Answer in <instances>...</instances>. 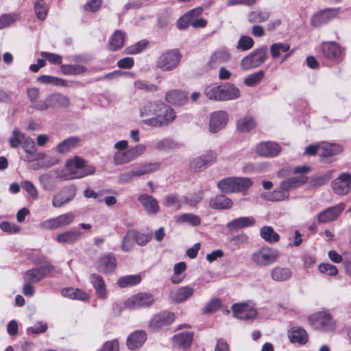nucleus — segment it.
I'll use <instances>...</instances> for the list:
<instances>
[{
	"label": "nucleus",
	"mask_w": 351,
	"mask_h": 351,
	"mask_svg": "<svg viewBox=\"0 0 351 351\" xmlns=\"http://www.w3.org/2000/svg\"><path fill=\"white\" fill-rule=\"evenodd\" d=\"M308 177H289L280 183L278 189L274 190L272 193H267L262 195V197L267 200L276 202L282 201L289 197V191L300 186L306 183Z\"/></svg>",
	"instance_id": "obj_1"
},
{
	"label": "nucleus",
	"mask_w": 351,
	"mask_h": 351,
	"mask_svg": "<svg viewBox=\"0 0 351 351\" xmlns=\"http://www.w3.org/2000/svg\"><path fill=\"white\" fill-rule=\"evenodd\" d=\"M310 325L315 330L323 332H333L337 328L336 321L328 311H318L308 317Z\"/></svg>",
	"instance_id": "obj_2"
},
{
	"label": "nucleus",
	"mask_w": 351,
	"mask_h": 351,
	"mask_svg": "<svg viewBox=\"0 0 351 351\" xmlns=\"http://www.w3.org/2000/svg\"><path fill=\"white\" fill-rule=\"evenodd\" d=\"M279 257L280 252L277 249L265 246L255 250L251 259L256 266L265 267L276 263Z\"/></svg>",
	"instance_id": "obj_3"
},
{
	"label": "nucleus",
	"mask_w": 351,
	"mask_h": 351,
	"mask_svg": "<svg viewBox=\"0 0 351 351\" xmlns=\"http://www.w3.org/2000/svg\"><path fill=\"white\" fill-rule=\"evenodd\" d=\"M252 182L248 178L226 177L218 182L219 189L225 193L239 192L248 189Z\"/></svg>",
	"instance_id": "obj_4"
},
{
	"label": "nucleus",
	"mask_w": 351,
	"mask_h": 351,
	"mask_svg": "<svg viewBox=\"0 0 351 351\" xmlns=\"http://www.w3.org/2000/svg\"><path fill=\"white\" fill-rule=\"evenodd\" d=\"M182 55L178 49H170L162 52L156 62V66L163 72L171 71L179 65Z\"/></svg>",
	"instance_id": "obj_5"
},
{
	"label": "nucleus",
	"mask_w": 351,
	"mask_h": 351,
	"mask_svg": "<svg viewBox=\"0 0 351 351\" xmlns=\"http://www.w3.org/2000/svg\"><path fill=\"white\" fill-rule=\"evenodd\" d=\"M69 105L70 100L67 96L61 93H52L44 100H40L35 107L36 110L45 111L48 108H67Z\"/></svg>",
	"instance_id": "obj_6"
},
{
	"label": "nucleus",
	"mask_w": 351,
	"mask_h": 351,
	"mask_svg": "<svg viewBox=\"0 0 351 351\" xmlns=\"http://www.w3.org/2000/svg\"><path fill=\"white\" fill-rule=\"evenodd\" d=\"M267 47H262L244 57L241 62L242 69L246 71L264 63L267 59Z\"/></svg>",
	"instance_id": "obj_7"
},
{
	"label": "nucleus",
	"mask_w": 351,
	"mask_h": 351,
	"mask_svg": "<svg viewBox=\"0 0 351 351\" xmlns=\"http://www.w3.org/2000/svg\"><path fill=\"white\" fill-rule=\"evenodd\" d=\"M147 149L143 144H138L123 152H115L113 156L114 164L119 165L128 163L143 155Z\"/></svg>",
	"instance_id": "obj_8"
},
{
	"label": "nucleus",
	"mask_w": 351,
	"mask_h": 351,
	"mask_svg": "<svg viewBox=\"0 0 351 351\" xmlns=\"http://www.w3.org/2000/svg\"><path fill=\"white\" fill-rule=\"evenodd\" d=\"M176 114L173 109L167 106L158 114L156 117H153L143 120V122L153 127H162L171 123L176 119Z\"/></svg>",
	"instance_id": "obj_9"
},
{
	"label": "nucleus",
	"mask_w": 351,
	"mask_h": 351,
	"mask_svg": "<svg viewBox=\"0 0 351 351\" xmlns=\"http://www.w3.org/2000/svg\"><path fill=\"white\" fill-rule=\"evenodd\" d=\"M322 56L330 61H340L343 57V49L335 41H324L319 46Z\"/></svg>",
	"instance_id": "obj_10"
},
{
	"label": "nucleus",
	"mask_w": 351,
	"mask_h": 351,
	"mask_svg": "<svg viewBox=\"0 0 351 351\" xmlns=\"http://www.w3.org/2000/svg\"><path fill=\"white\" fill-rule=\"evenodd\" d=\"M174 320V313L169 311H162L152 317L149 322V327L152 331H159L169 326Z\"/></svg>",
	"instance_id": "obj_11"
},
{
	"label": "nucleus",
	"mask_w": 351,
	"mask_h": 351,
	"mask_svg": "<svg viewBox=\"0 0 351 351\" xmlns=\"http://www.w3.org/2000/svg\"><path fill=\"white\" fill-rule=\"evenodd\" d=\"M154 302V296L147 293H139L132 295L125 302L126 307L135 309L138 308L149 307Z\"/></svg>",
	"instance_id": "obj_12"
},
{
	"label": "nucleus",
	"mask_w": 351,
	"mask_h": 351,
	"mask_svg": "<svg viewBox=\"0 0 351 351\" xmlns=\"http://www.w3.org/2000/svg\"><path fill=\"white\" fill-rule=\"evenodd\" d=\"M340 8H328L315 13L311 19L312 26L319 27L327 24L337 16Z\"/></svg>",
	"instance_id": "obj_13"
},
{
	"label": "nucleus",
	"mask_w": 351,
	"mask_h": 351,
	"mask_svg": "<svg viewBox=\"0 0 351 351\" xmlns=\"http://www.w3.org/2000/svg\"><path fill=\"white\" fill-rule=\"evenodd\" d=\"M53 271V267L46 264L38 267L27 270L24 274V280L30 283L39 282Z\"/></svg>",
	"instance_id": "obj_14"
},
{
	"label": "nucleus",
	"mask_w": 351,
	"mask_h": 351,
	"mask_svg": "<svg viewBox=\"0 0 351 351\" xmlns=\"http://www.w3.org/2000/svg\"><path fill=\"white\" fill-rule=\"evenodd\" d=\"M345 208L344 203H339L324 209L317 215L318 222L319 223H327L335 221L341 215Z\"/></svg>",
	"instance_id": "obj_15"
},
{
	"label": "nucleus",
	"mask_w": 351,
	"mask_h": 351,
	"mask_svg": "<svg viewBox=\"0 0 351 351\" xmlns=\"http://www.w3.org/2000/svg\"><path fill=\"white\" fill-rule=\"evenodd\" d=\"M228 114L223 110L215 111L210 114L209 130L212 133H217L223 128L228 121Z\"/></svg>",
	"instance_id": "obj_16"
},
{
	"label": "nucleus",
	"mask_w": 351,
	"mask_h": 351,
	"mask_svg": "<svg viewBox=\"0 0 351 351\" xmlns=\"http://www.w3.org/2000/svg\"><path fill=\"white\" fill-rule=\"evenodd\" d=\"M280 151V146L272 141L261 142L256 147V152L258 155L267 158L275 157L278 155Z\"/></svg>",
	"instance_id": "obj_17"
},
{
	"label": "nucleus",
	"mask_w": 351,
	"mask_h": 351,
	"mask_svg": "<svg viewBox=\"0 0 351 351\" xmlns=\"http://www.w3.org/2000/svg\"><path fill=\"white\" fill-rule=\"evenodd\" d=\"M193 340V332L191 331H182L175 334L172 337V345L178 349L189 348Z\"/></svg>",
	"instance_id": "obj_18"
},
{
	"label": "nucleus",
	"mask_w": 351,
	"mask_h": 351,
	"mask_svg": "<svg viewBox=\"0 0 351 351\" xmlns=\"http://www.w3.org/2000/svg\"><path fill=\"white\" fill-rule=\"evenodd\" d=\"M232 310L234 316L242 320L252 319L256 317L257 313L256 309L245 303L233 304L232 306Z\"/></svg>",
	"instance_id": "obj_19"
},
{
	"label": "nucleus",
	"mask_w": 351,
	"mask_h": 351,
	"mask_svg": "<svg viewBox=\"0 0 351 351\" xmlns=\"http://www.w3.org/2000/svg\"><path fill=\"white\" fill-rule=\"evenodd\" d=\"M202 12L203 9L200 7L189 10L178 20V28L180 29H185L189 26H191L193 22L202 14Z\"/></svg>",
	"instance_id": "obj_20"
},
{
	"label": "nucleus",
	"mask_w": 351,
	"mask_h": 351,
	"mask_svg": "<svg viewBox=\"0 0 351 351\" xmlns=\"http://www.w3.org/2000/svg\"><path fill=\"white\" fill-rule=\"evenodd\" d=\"M331 186L336 194L346 195L351 191V177H337L332 182Z\"/></svg>",
	"instance_id": "obj_21"
},
{
	"label": "nucleus",
	"mask_w": 351,
	"mask_h": 351,
	"mask_svg": "<svg viewBox=\"0 0 351 351\" xmlns=\"http://www.w3.org/2000/svg\"><path fill=\"white\" fill-rule=\"evenodd\" d=\"M138 200L149 215H156L159 212L158 202L152 196L145 193L141 194L138 196Z\"/></svg>",
	"instance_id": "obj_22"
},
{
	"label": "nucleus",
	"mask_w": 351,
	"mask_h": 351,
	"mask_svg": "<svg viewBox=\"0 0 351 351\" xmlns=\"http://www.w3.org/2000/svg\"><path fill=\"white\" fill-rule=\"evenodd\" d=\"M194 293V289L189 286L180 287L171 291L169 297L174 303H182L188 300Z\"/></svg>",
	"instance_id": "obj_23"
},
{
	"label": "nucleus",
	"mask_w": 351,
	"mask_h": 351,
	"mask_svg": "<svg viewBox=\"0 0 351 351\" xmlns=\"http://www.w3.org/2000/svg\"><path fill=\"white\" fill-rule=\"evenodd\" d=\"M230 58V56L228 51L225 49L216 50L210 55L207 62V65L210 69H215L220 64L229 60Z\"/></svg>",
	"instance_id": "obj_24"
},
{
	"label": "nucleus",
	"mask_w": 351,
	"mask_h": 351,
	"mask_svg": "<svg viewBox=\"0 0 351 351\" xmlns=\"http://www.w3.org/2000/svg\"><path fill=\"white\" fill-rule=\"evenodd\" d=\"M82 232L77 229L72 228L58 234L56 241L60 243L73 244L82 237Z\"/></svg>",
	"instance_id": "obj_25"
},
{
	"label": "nucleus",
	"mask_w": 351,
	"mask_h": 351,
	"mask_svg": "<svg viewBox=\"0 0 351 351\" xmlns=\"http://www.w3.org/2000/svg\"><path fill=\"white\" fill-rule=\"evenodd\" d=\"M164 108L165 104L162 101L148 102L141 108V117H156Z\"/></svg>",
	"instance_id": "obj_26"
},
{
	"label": "nucleus",
	"mask_w": 351,
	"mask_h": 351,
	"mask_svg": "<svg viewBox=\"0 0 351 351\" xmlns=\"http://www.w3.org/2000/svg\"><path fill=\"white\" fill-rule=\"evenodd\" d=\"M147 339V334L144 330H136L131 333L128 339V346L130 350L141 348Z\"/></svg>",
	"instance_id": "obj_27"
},
{
	"label": "nucleus",
	"mask_w": 351,
	"mask_h": 351,
	"mask_svg": "<svg viewBox=\"0 0 351 351\" xmlns=\"http://www.w3.org/2000/svg\"><path fill=\"white\" fill-rule=\"evenodd\" d=\"M80 143L78 136H71L58 143L55 149L60 154H64L75 149Z\"/></svg>",
	"instance_id": "obj_28"
},
{
	"label": "nucleus",
	"mask_w": 351,
	"mask_h": 351,
	"mask_svg": "<svg viewBox=\"0 0 351 351\" xmlns=\"http://www.w3.org/2000/svg\"><path fill=\"white\" fill-rule=\"evenodd\" d=\"M165 100L175 106H182L187 101L188 97L184 91L171 90L166 93Z\"/></svg>",
	"instance_id": "obj_29"
},
{
	"label": "nucleus",
	"mask_w": 351,
	"mask_h": 351,
	"mask_svg": "<svg viewBox=\"0 0 351 351\" xmlns=\"http://www.w3.org/2000/svg\"><path fill=\"white\" fill-rule=\"evenodd\" d=\"M292 271L287 267L276 266L271 270V278L276 282H285L291 279Z\"/></svg>",
	"instance_id": "obj_30"
},
{
	"label": "nucleus",
	"mask_w": 351,
	"mask_h": 351,
	"mask_svg": "<svg viewBox=\"0 0 351 351\" xmlns=\"http://www.w3.org/2000/svg\"><path fill=\"white\" fill-rule=\"evenodd\" d=\"M232 205V201L223 195H217L209 200V206L213 209H229Z\"/></svg>",
	"instance_id": "obj_31"
},
{
	"label": "nucleus",
	"mask_w": 351,
	"mask_h": 351,
	"mask_svg": "<svg viewBox=\"0 0 351 351\" xmlns=\"http://www.w3.org/2000/svg\"><path fill=\"white\" fill-rule=\"evenodd\" d=\"M241 91L232 84H224L221 85V101L234 100L239 98Z\"/></svg>",
	"instance_id": "obj_32"
},
{
	"label": "nucleus",
	"mask_w": 351,
	"mask_h": 351,
	"mask_svg": "<svg viewBox=\"0 0 351 351\" xmlns=\"http://www.w3.org/2000/svg\"><path fill=\"white\" fill-rule=\"evenodd\" d=\"M117 266V259L110 255L104 256L97 263V269L103 273H108L114 270Z\"/></svg>",
	"instance_id": "obj_33"
},
{
	"label": "nucleus",
	"mask_w": 351,
	"mask_h": 351,
	"mask_svg": "<svg viewBox=\"0 0 351 351\" xmlns=\"http://www.w3.org/2000/svg\"><path fill=\"white\" fill-rule=\"evenodd\" d=\"M75 192L73 189H69L61 193L55 195L53 198L52 204L56 208H59L73 199Z\"/></svg>",
	"instance_id": "obj_34"
},
{
	"label": "nucleus",
	"mask_w": 351,
	"mask_h": 351,
	"mask_svg": "<svg viewBox=\"0 0 351 351\" xmlns=\"http://www.w3.org/2000/svg\"><path fill=\"white\" fill-rule=\"evenodd\" d=\"M90 281L95 288L98 298L101 299L106 298V284L104 278L97 274H93L90 276Z\"/></svg>",
	"instance_id": "obj_35"
},
{
	"label": "nucleus",
	"mask_w": 351,
	"mask_h": 351,
	"mask_svg": "<svg viewBox=\"0 0 351 351\" xmlns=\"http://www.w3.org/2000/svg\"><path fill=\"white\" fill-rule=\"evenodd\" d=\"M255 223V219L252 217H241L230 221L227 224L230 230H234L250 227Z\"/></svg>",
	"instance_id": "obj_36"
},
{
	"label": "nucleus",
	"mask_w": 351,
	"mask_h": 351,
	"mask_svg": "<svg viewBox=\"0 0 351 351\" xmlns=\"http://www.w3.org/2000/svg\"><path fill=\"white\" fill-rule=\"evenodd\" d=\"M289 339L291 343L305 344L308 336L306 331L300 327H293L289 332Z\"/></svg>",
	"instance_id": "obj_37"
},
{
	"label": "nucleus",
	"mask_w": 351,
	"mask_h": 351,
	"mask_svg": "<svg viewBox=\"0 0 351 351\" xmlns=\"http://www.w3.org/2000/svg\"><path fill=\"white\" fill-rule=\"evenodd\" d=\"M343 148L341 145L337 144L323 143L320 144L319 156L324 160L332 156H335L341 153Z\"/></svg>",
	"instance_id": "obj_38"
},
{
	"label": "nucleus",
	"mask_w": 351,
	"mask_h": 351,
	"mask_svg": "<svg viewBox=\"0 0 351 351\" xmlns=\"http://www.w3.org/2000/svg\"><path fill=\"white\" fill-rule=\"evenodd\" d=\"M86 160L79 156H75L66 160L65 169L71 173H75L76 170L82 169L85 166Z\"/></svg>",
	"instance_id": "obj_39"
},
{
	"label": "nucleus",
	"mask_w": 351,
	"mask_h": 351,
	"mask_svg": "<svg viewBox=\"0 0 351 351\" xmlns=\"http://www.w3.org/2000/svg\"><path fill=\"white\" fill-rule=\"evenodd\" d=\"M260 234L263 239L270 243H276L280 239L279 234L269 226H263L260 230Z\"/></svg>",
	"instance_id": "obj_40"
},
{
	"label": "nucleus",
	"mask_w": 351,
	"mask_h": 351,
	"mask_svg": "<svg viewBox=\"0 0 351 351\" xmlns=\"http://www.w3.org/2000/svg\"><path fill=\"white\" fill-rule=\"evenodd\" d=\"M125 42V34L121 30H116L109 40L110 48L112 51L118 50L121 48Z\"/></svg>",
	"instance_id": "obj_41"
},
{
	"label": "nucleus",
	"mask_w": 351,
	"mask_h": 351,
	"mask_svg": "<svg viewBox=\"0 0 351 351\" xmlns=\"http://www.w3.org/2000/svg\"><path fill=\"white\" fill-rule=\"evenodd\" d=\"M60 71L64 75H76L85 73L87 68L80 64H62Z\"/></svg>",
	"instance_id": "obj_42"
},
{
	"label": "nucleus",
	"mask_w": 351,
	"mask_h": 351,
	"mask_svg": "<svg viewBox=\"0 0 351 351\" xmlns=\"http://www.w3.org/2000/svg\"><path fill=\"white\" fill-rule=\"evenodd\" d=\"M135 230H130L122 240L121 250L124 252H130L135 245Z\"/></svg>",
	"instance_id": "obj_43"
},
{
	"label": "nucleus",
	"mask_w": 351,
	"mask_h": 351,
	"mask_svg": "<svg viewBox=\"0 0 351 351\" xmlns=\"http://www.w3.org/2000/svg\"><path fill=\"white\" fill-rule=\"evenodd\" d=\"M237 129L241 132H248L254 129L256 123L251 117H245L237 121Z\"/></svg>",
	"instance_id": "obj_44"
},
{
	"label": "nucleus",
	"mask_w": 351,
	"mask_h": 351,
	"mask_svg": "<svg viewBox=\"0 0 351 351\" xmlns=\"http://www.w3.org/2000/svg\"><path fill=\"white\" fill-rule=\"evenodd\" d=\"M311 173V167L307 165H303L291 168L286 167L282 168L278 172V176H290L291 174H307Z\"/></svg>",
	"instance_id": "obj_45"
},
{
	"label": "nucleus",
	"mask_w": 351,
	"mask_h": 351,
	"mask_svg": "<svg viewBox=\"0 0 351 351\" xmlns=\"http://www.w3.org/2000/svg\"><path fill=\"white\" fill-rule=\"evenodd\" d=\"M186 264L184 262L176 263L173 267V275L171 278V281L173 284L181 282L185 277L183 272L186 270Z\"/></svg>",
	"instance_id": "obj_46"
},
{
	"label": "nucleus",
	"mask_w": 351,
	"mask_h": 351,
	"mask_svg": "<svg viewBox=\"0 0 351 351\" xmlns=\"http://www.w3.org/2000/svg\"><path fill=\"white\" fill-rule=\"evenodd\" d=\"M290 49L289 44L287 43H276L270 46V53L273 58L280 57L281 53L288 52Z\"/></svg>",
	"instance_id": "obj_47"
},
{
	"label": "nucleus",
	"mask_w": 351,
	"mask_h": 351,
	"mask_svg": "<svg viewBox=\"0 0 351 351\" xmlns=\"http://www.w3.org/2000/svg\"><path fill=\"white\" fill-rule=\"evenodd\" d=\"M265 76V71L260 70L250 74L244 79V83L247 86H255L258 84Z\"/></svg>",
	"instance_id": "obj_48"
},
{
	"label": "nucleus",
	"mask_w": 351,
	"mask_h": 351,
	"mask_svg": "<svg viewBox=\"0 0 351 351\" xmlns=\"http://www.w3.org/2000/svg\"><path fill=\"white\" fill-rule=\"evenodd\" d=\"M141 280L140 275H130L120 278L117 284L120 287H127L138 284Z\"/></svg>",
	"instance_id": "obj_49"
},
{
	"label": "nucleus",
	"mask_w": 351,
	"mask_h": 351,
	"mask_svg": "<svg viewBox=\"0 0 351 351\" xmlns=\"http://www.w3.org/2000/svg\"><path fill=\"white\" fill-rule=\"evenodd\" d=\"M270 16V13L267 11H254L248 14L250 23H259L266 21Z\"/></svg>",
	"instance_id": "obj_50"
},
{
	"label": "nucleus",
	"mask_w": 351,
	"mask_h": 351,
	"mask_svg": "<svg viewBox=\"0 0 351 351\" xmlns=\"http://www.w3.org/2000/svg\"><path fill=\"white\" fill-rule=\"evenodd\" d=\"M176 223L179 224L187 223L191 226H196L200 224L201 219L197 215L187 213L179 216L176 219Z\"/></svg>",
	"instance_id": "obj_51"
},
{
	"label": "nucleus",
	"mask_w": 351,
	"mask_h": 351,
	"mask_svg": "<svg viewBox=\"0 0 351 351\" xmlns=\"http://www.w3.org/2000/svg\"><path fill=\"white\" fill-rule=\"evenodd\" d=\"M176 147V143L171 138H163L156 143L154 149L160 152H167Z\"/></svg>",
	"instance_id": "obj_52"
},
{
	"label": "nucleus",
	"mask_w": 351,
	"mask_h": 351,
	"mask_svg": "<svg viewBox=\"0 0 351 351\" xmlns=\"http://www.w3.org/2000/svg\"><path fill=\"white\" fill-rule=\"evenodd\" d=\"M40 183L45 191H52L56 189L59 180L58 177H39Z\"/></svg>",
	"instance_id": "obj_53"
},
{
	"label": "nucleus",
	"mask_w": 351,
	"mask_h": 351,
	"mask_svg": "<svg viewBox=\"0 0 351 351\" xmlns=\"http://www.w3.org/2000/svg\"><path fill=\"white\" fill-rule=\"evenodd\" d=\"M204 93L210 99L221 101V85L208 86L205 89Z\"/></svg>",
	"instance_id": "obj_54"
},
{
	"label": "nucleus",
	"mask_w": 351,
	"mask_h": 351,
	"mask_svg": "<svg viewBox=\"0 0 351 351\" xmlns=\"http://www.w3.org/2000/svg\"><path fill=\"white\" fill-rule=\"evenodd\" d=\"M25 138V135L19 130L15 129L12 132V136L8 141L12 148H18L22 144Z\"/></svg>",
	"instance_id": "obj_55"
},
{
	"label": "nucleus",
	"mask_w": 351,
	"mask_h": 351,
	"mask_svg": "<svg viewBox=\"0 0 351 351\" xmlns=\"http://www.w3.org/2000/svg\"><path fill=\"white\" fill-rule=\"evenodd\" d=\"M34 11L38 19H45L48 11L47 4L43 1H36L34 3Z\"/></svg>",
	"instance_id": "obj_56"
},
{
	"label": "nucleus",
	"mask_w": 351,
	"mask_h": 351,
	"mask_svg": "<svg viewBox=\"0 0 351 351\" xmlns=\"http://www.w3.org/2000/svg\"><path fill=\"white\" fill-rule=\"evenodd\" d=\"M163 205L179 209L183 205L182 198L179 199L177 195H167L163 200Z\"/></svg>",
	"instance_id": "obj_57"
},
{
	"label": "nucleus",
	"mask_w": 351,
	"mask_h": 351,
	"mask_svg": "<svg viewBox=\"0 0 351 351\" xmlns=\"http://www.w3.org/2000/svg\"><path fill=\"white\" fill-rule=\"evenodd\" d=\"M254 44V40L247 36H241L238 40L237 49L243 51L250 50Z\"/></svg>",
	"instance_id": "obj_58"
},
{
	"label": "nucleus",
	"mask_w": 351,
	"mask_h": 351,
	"mask_svg": "<svg viewBox=\"0 0 351 351\" xmlns=\"http://www.w3.org/2000/svg\"><path fill=\"white\" fill-rule=\"evenodd\" d=\"M75 215L71 212H69L56 217L58 224L60 228L70 225L75 219Z\"/></svg>",
	"instance_id": "obj_59"
},
{
	"label": "nucleus",
	"mask_w": 351,
	"mask_h": 351,
	"mask_svg": "<svg viewBox=\"0 0 351 351\" xmlns=\"http://www.w3.org/2000/svg\"><path fill=\"white\" fill-rule=\"evenodd\" d=\"M134 86L136 88L144 90L147 93H154L158 90V86L149 83L145 80H136L134 82Z\"/></svg>",
	"instance_id": "obj_60"
},
{
	"label": "nucleus",
	"mask_w": 351,
	"mask_h": 351,
	"mask_svg": "<svg viewBox=\"0 0 351 351\" xmlns=\"http://www.w3.org/2000/svg\"><path fill=\"white\" fill-rule=\"evenodd\" d=\"M160 164L158 162L148 163L142 165L137 171V176H143L145 174L153 173L158 170Z\"/></svg>",
	"instance_id": "obj_61"
},
{
	"label": "nucleus",
	"mask_w": 351,
	"mask_h": 351,
	"mask_svg": "<svg viewBox=\"0 0 351 351\" xmlns=\"http://www.w3.org/2000/svg\"><path fill=\"white\" fill-rule=\"evenodd\" d=\"M190 169L197 173L207 168L201 156L193 158L189 163Z\"/></svg>",
	"instance_id": "obj_62"
},
{
	"label": "nucleus",
	"mask_w": 351,
	"mask_h": 351,
	"mask_svg": "<svg viewBox=\"0 0 351 351\" xmlns=\"http://www.w3.org/2000/svg\"><path fill=\"white\" fill-rule=\"evenodd\" d=\"M27 98L31 102V107L36 110V105L40 101H38V99L40 96V90L38 88L33 87L29 88L27 89Z\"/></svg>",
	"instance_id": "obj_63"
},
{
	"label": "nucleus",
	"mask_w": 351,
	"mask_h": 351,
	"mask_svg": "<svg viewBox=\"0 0 351 351\" xmlns=\"http://www.w3.org/2000/svg\"><path fill=\"white\" fill-rule=\"evenodd\" d=\"M319 271L324 274L330 276H335L338 274V269L336 266L329 263H322L318 266Z\"/></svg>",
	"instance_id": "obj_64"
}]
</instances>
